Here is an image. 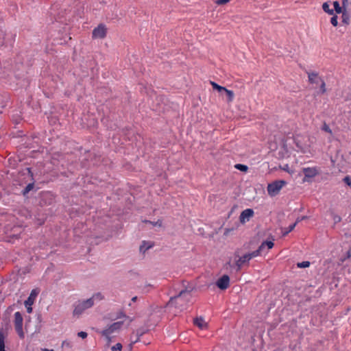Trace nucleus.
I'll use <instances>...</instances> for the list:
<instances>
[{"instance_id":"nucleus-6","label":"nucleus","mask_w":351,"mask_h":351,"mask_svg":"<svg viewBox=\"0 0 351 351\" xmlns=\"http://www.w3.org/2000/svg\"><path fill=\"white\" fill-rule=\"evenodd\" d=\"M107 33V28L103 23L99 24L95 27L92 32L93 38H104L106 37Z\"/></svg>"},{"instance_id":"nucleus-25","label":"nucleus","mask_w":351,"mask_h":351,"mask_svg":"<svg viewBox=\"0 0 351 351\" xmlns=\"http://www.w3.org/2000/svg\"><path fill=\"white\" fill-rule=\"evenodd\" d=\"M234 167L239 170V171H243V172H245L247 171L248 169V167L247 165H243V164H237L235 165Z\"/></svg>"},{"instance_id":"nucleus-37","label":"nucleus","mask_w":351,"mask_h":351,"mask_svg":"<svg viewBox=\"0 0 351 351\" xmlns=\"http://www.w3.org/2000/svg\"><path fill=\"white\" fill-rule=\"evenodd\" d=\"M230 0H217L216 3L218 5H223L229 2Z\"/></svg>"},{"instance_id":"nucleus-14","label":"nucleus","mask_w":351,"mask_h":351,"mask_svg":"<svg viewBox=\"0 0 351 351\" xmlns=\"http://www.w3.org/2000/svg\"><path fill=\"white\" fill-rule=\"evenodd\" d=\"M341 14V22L346 25H349L350 23V14L347 12L346 9H344L343 12Z\"/></svg>"},{"instance_id":"nucleus-24","label":"nucleus","mask_w":351,"mask_h":351,"mask_svg":"<svg viewBox=\"0 0 351 351\" xmlns=\"http://www.w3.org/2000/svg\"><path fill=\"white\" fill-rule=\"evenodd\" d=\"M34 182L29 183L25 187V189L23 190V194L26 195L27 193H28L34 188Z\"/></svg>"},{"instance_id":"nucleus-42","label":"nucleus","mask_w":351,"mask_h":351,"mask_svg":"<svg viewBox=\"0 0 351 351\" xmlns=\"http://www.w3.org/2000/svg\"><path fill=\"white\" fill-rule=\"evenodd\" d=\"M125 317V315L124 313L123 312H120L119 315H117V318H119V317Z\"/></svg>"},{"instance_id":"nucleus-13","label":"nucleus","mask_w":351,"mask_h":351,"mask_svg":"<svg viewBox=\"0 0 351 351\" xmlns=\"http://www.w3.org/2000/svg\"><path fill=\"white\" fill-rule=\"evenodd\" d=\"M37 293L35 290H32L28 298L25 301V306H32L34 304L35 297Z\"/></svg>"},{"instance_id":"nucleus-35","label":"nucleus","mask_w":351,"mask_h":351,"mask_svg":"<svg viewBox=\"0 0 351 351\" xmlns=\"http://www.w3.org/2000/svg\"><path fill=\"white\" fill-rule=\"evenodd\" d=\"M25 171L27 172V173L28 174V176L32 178L33 179V173L31 171V168L29 167H27L25 168Z\"/></svg>"},{"instance_id":"nucleus-5","label":"nucleus","mask_w":351,"mask_h":351,"mask_svg":"<svg viewBox=\"0 0 351 351\" xmlns=\"http://www.w3.org/2000/svg\"><path fill=\"white\" fill-rule=\"evenodd\" d=\"M23 316L19 311H17L14 313V327L16 333L19 336L21 339H23L25 335L23 330Z\"/></svg>"},{"instance_id":"nucleus-32","label":"nucleus","mask_w":351,"mask_h":351,"mask_svg":"<svg viewBox=\"0 0 351 351\" xmlns=\"http://www.w3.org/2000/svg\"><path fill=\"white\" fill-rule=\"evenodd\" d=\"M343 181L348 186H351V177L350 176H346Z\"/></svg>"},{"instance_id":"nucleus-2","label":"nucleus","mask_w":351,"mask_h":351,"mask_svg":"<svg viewBox=\"0 0 351 351\" xmlns=\"http://www.w3.org/2000/svg\"><path fill=\"white\" fill-rule=\"evenodd\" d=\"M191 291L184 289L181 291L179 294L175 297H171L167 303L168 306H174L180 311L186 308L187 303L191 298Z\"/></svg>"},{"instance_id":"nucleus-22","label":"nucleus","mask_w":351,"mask_h":351,"mask_svg":"<svg viewBox=\"0 0 351 351\" xmlns=\"http://www.w3.org/2000/svg\"><path fill=\"white\" fill-rule=\"evenodd\" d=\"M0 351H5V336L3 332H0Z\"/></svg>"},{"instance_id":"nucleus-41","label":"nucleus","mask_w":351,"mask_h":351,"mask_svg":"<svg viewBox=\"0 0 351 351\" xmlns=\"http://www.w3.org/2000/svg\"><path fill=\"white\" fill-rule=\"evenodd\" d=\"M27 307V312L28 313H32V308L31 307V306H25Z\"/></svg>"},{"instance_id":"nucleus-31","label":"nucleus","mask_w":351,"mask_h":351,"mask_svg":"<svg viewBox=\"0 0 351 351\" xmlns=\"http://www.w3.org/2000/svg\"><path fill=\"white\" fill-rule=\"evenodd\" d=\"M145 222L146 223H152L153 226H162V221L161 220H158L156 222H152L151 221H148V220H145Z\"/></svg>"},{"instance_id":"nucleus-10","label":"nucleus","mask_w":351,"mask_h":351,"mask_svg":"<svg viewBox=\"0 0 351 351\" xmlns=\"http://www.w3.org/2000/svg\"><path fill=\"white\" fill-rule=\"evenodd\" d=\"M250 261V258L247 254H245L243 256L240 257L237 261H236V265L237 267V270H240L242 265L245 263H248Z\"/></svg>"},{"instance_id":"nucleus-15","label":"nucleus","mask_w":351,"mask_h":351,"mask_svg":"<svg viewBox=\"0 0 351 351\" xmlns=\"http://www.w3.org/2000/svg\"><path fill=\"white\" fill-rule=\"evenodd\" d=\"M263 250V245H261L256 250H255L251 253H248L247 254L251 260L252 258L259 256Z\"/></svg>"},{"instance_id":"nucleus-19","label":"nucleus","mask_w":351,"mask_h":351,"mask_svg":"<svg viewBox=\"0 0 351 351\" xmlns=\"http://www.w3.org/2000/svg\"><path fill=\"white\" fill-rule=\"evenodd\" d=\"M322 9L325 12H326L330 15L334 14V10L330 8V5L327 2H325L323 3Z\"/></svg>"},{"instance_id":"nucleus-7","label":"nucleus","mask_w":351,"mask_h":351,"mask_svg":"<svg viewBox=\"0 0 351 351\" xmlns=\"http://www.w3.org/2000/svg\"><path fill=\"white\" fill-rule=\"evenodd\" d=\"M302 172L304 175L303 182H309L311 178L319 174L318 169L316 167H304L302 169Z\"/></svg>"},{"instance_id":"nucleus-1","label":"nucleus","mask_w":351,"mask_h":351,"mask_svg":"<svg viewBox=\"0 0 351 351\" xmlns=\"http://www.w3.org/2000/svg\"><path fill=\"white\" fill-rule=\"evenodd\" d=\"M103 299V295L101 293H95L91 298L78 300L75 302L73 304V316L79 317L82 313L86 310L95 304V300L100 301Z\"/></svg>"},{"instance_id":"nucleus-4","label":"nucleus","mask_w":351,"mask_h":351,"mask_svg":"<svg viewBox=\"0 0 351 351\" xmlns=\"http://www.w3.org/2000/svg\"><path fill=\"white\" fill-rule=\"evenodd\" d=\"M287 184L286 181L280 180L272 182L267 186L268 194L271 196L277 195L280 189Z\"/></svg>"},{"instance_id":"nucleus-36","label":"nucleus","mask_w":351,"mask_h":351,"mask_svg":"<svg viewBox=\"0 0 351 351\" xmlns=\"http://www.w3.org/2000/svg\"><path fill=\"white\" fill-rule=\"evenodd\" d=\"M307 218H308V217H307V216H302V217H298V218L296 219V221H295V223H296V225H297L299 222H300V221H302V220L306 219Z\"/></svg>"},{"instance_id":"nucleus-28","label":"nucleus","mask_w":351,"mask_h":351,"mask_svg":"<svg viewBox=\"0 0 351 351\" xmlns=\"http://www.w3.org/2000/svg\"><path fill=\"white\" fill-rule=\"evenodd\" d=\"M319 81L321 82L320 91L322 94L325 93L326 91L325 82L322 79H319Z\"/></svg>"},{"instance_id":"nucleus-34","label":"nucleus","mask_w":351,"mask_h":351,"mask_svg":"<svg viewBox=\"0 0 351 351\" xmlns=\"http://www.w3.org/2000/svg\"><path fill=\"white\" fill-rule=\"evenodd\" d=\"M77 335L78 337L82 338V339H84L87 337V332H84V331H81L80 332L77 333Z\"/></svg>"},{"instance_id":"nucleus-39","label":"nucleus","mask_w":351,"mask_h":351,"mask_svg":"<svg viewBox=\"0 0 351 351\" xmlns=\"http://www.w3.org/2000/svg\"><path fill=\"white\" fill-rule=\"evenodd\" d=\"M333 220H334L335 223H339L341 221V218L339 215H335L333 217Z\"/></svg>"},{"instance_id":"nucleus-27","label":"nucleus","mask_w":351,"mask_h":351,"mask_svg":"<svg viewBox=\"0 0 351 351\" xmlns=\"http://www.w3.org/2000/svg\"><path fill=\"white\" fill-rule=\"evenodd\" d=\"M332 15H333V16H332L331 17V19H330V23H331V24H332L333 26L336 27V26H337V25H338V21H337L338 17H337V15H335V14H332Z\"/></svg>"},{"instance_id":"nucleus-20","label":"nucleus","mask_w":351,"mask_h":351,"mask_svg":"<svg viewBox=\"0 0 351 351\" xmlns=\"http://www.w3.org/2000/svg\"><path fill=\"white\" fill-rule=\"evenodd\" d=\"M223 92L226 93L227 97H228V101L231 102L234 99V94L232 90H228L226 88V90H223Z\"/></svg>"},{"instance_id":"nucleus-16","label":"nucleus","mask_w":351,"mask_h":351,"mask_svg":"<svg viewBox=\"0 0 351 351\" xmlns=\"http://www.w3.org/2000/svg\"><path fill=\"white\" fill-rule=\"evenodd\" d=\"M296 226V223H293V224H291L289 227L285 228L282 230V234L283 237L287 236L289 232H291L295 227Z\"/></svg>"},{"instance_id":"nucleus-18","label":"nucleus","mask_w":351,"mask_h":351,"mask_svg":"<svg viewBox=\"0 0 351 351\" xmlns=\"http://www.w3.org/2000/svg\"><path fill=\"white\" fill-rule=\"evenodd\" d=\"M194 324L200 328H203L206 324L202 317H197L194 319Z\"/></svg>"},{"instance_id":"nucleus-48","label":"nucleus","mask_w":351,"mask_h":351,"mask_svg":"<svg viewBox=\"0 0 351 351\" xmlns=\"http://www.w3.org/2000/svg\"><path fill=\"white\" fill-rule=\"evenodd\" d=\"M136 300H137V297H136V296H134V297H133V298H132V302H136Z\"/></svg>"},{"instance_id":"nucleus-44","label":"nucleus","mask_w":351,"mask_h":351,"mask_svg":"<svg viewBox=\"0 0 351 351\" xmlns=\"http://www.w3.org/2000/svg\"><path fill=\"white\" fill-rule=\"evenodd\" d=\"M134 343H132V341L129 345V350L131 351L133 348Z\"/></svg>"},{"instance_id":"nucleus-26","label":"nucleus","mask_w":351,"mask_h":351,"mask_svg":"<svg viewBox=\"0 0 351 351\" xmlns=\"http://www.w3.org/2000/svg\"><path fill=\"white\" fill-rule=\"evenodd\" d=\"M263 245V249L267 246L268 249H271L274 247V243L271 241H266L261 243Z\"/></svg>"},{"instance_id":"nucleus-33","label":"nucleus","mask_w":351,"mask_h":351,"mask_svg":"<svg viewBox=\"0 0 351 351\" xmlns=\"http://www.w3.org/2000/svg\"><path fill=\"white\" fill-rule=\"evenodd\" d=\"M322 130H324L325 132H327L330 134L332 133V131L330 130V128H329V126L326 124H324L322 127Z\"/></svg>"},{"instance_id":"nucleus-8","label":"nucleus","mask_w":351,"mask_h":351,"mask_svg":"<svg viewBox=\"0 0 351 351\" xmlns=\"http://www.w3.org/2000/svg\"><path fill=\"white\" fill-rule=\"evenodd\" d=\"M217 287L221 289H226L230 285V277L228 275H223L216 282Z\"/></svg>"},{"instance_id":"nucleus-30","label":"nucleus","mask_w":351,"mask_h":351,"mask_svg":"<svg viewBox=\"0 0 351 351\" xmlns=\"http://www.w3.org/2000/svg\"><path fill=\"white\" fill-rule=\"evenodd\" d=\"M122 348V344L121 343H117L114 346L111 348L112 351H121Z\"/></svg>"},{"instance_id":"nucleus-11","label":"nucleus","mask_w":351,"mask_h":351,"mask_svg":"<svg viewBox=\"0 0 351 351\" xmlns=\"http://www.w3.org/2000/svg\"><path fill=\"white\" fill-rule=\"evenodd\" d=\"M308 81L311 84H317L319 82H320L319 79H322L321 77H318V74L317 73H308Z\"/></svg>"},{"instance_id":"nucleus-38","label":"nucleus","mask_w":351,"mask_h":351,"mask_svg":"<svg viewBox=\"0 0 351 351\" xmlns=\"http://www.w3.org/2000/svg\"><path fill=\"white\" fill-rule=\"evenodd\" d=\"M4 39V33L2 30H0V45L3 44V40Z\"/></svg>"},{"instance_id":"nucleus-3","label":"nucleus","mask_w":351,"mask_h":351,"mask_svg":"<svg viewBox=\"0 0 351 351\" xmlns=\"http://www.w3.org/2000/svg\"><path fill=\"white\" fill-rule=\"evenodd\" d=\"M123 324V322H117L110 324L107 328L101 332L102 336L108 339V343L111 341L110 335L120 330Z\"/></svg>"},{"instance_id":"nucleus-9","label":"nucleus","mask_w":351,"mask_h":351,"mask_svg":"<svg viewBox=\"0 0 351 351\" xmlns=\"http://www.w3.org/2000/svg\"><path fill=\"white\" fill-rule=\"evenodd\" d=\"M254 210L252 208H247L243 210L239 216L241 223H244L248 221L254 215Z\"/></svg>"},{"instance_id":"nucleus-47","label":"nucleus","mask_w":351,"mask_h":351,"mask_svg":"<svg viewBox=\"0 0 351 351\" xmlns=\"http://www.w3.org/2000/svg\"><path fill=\"white\" fill-rule=\"evenodd\" d=\"M348 256L349 257H350V256H351V247H350V250H348Z\"/></svg>"},{"instance_id":"nucleus-49","label":"nucleus","mask_w":351,"mask_h":351,"mask_svg":"<svg viewBox=\"0 0 351 351\" xmlns=\"http://www.w3.org/2000/svg\"><path fill=\"white\" fill-rule=\"evenodd\" d=\"M43 351H53V350L45 348V349L43 350Z\"/></svg>"},{"instance_id":"nucleus-43","label":"nucleus","mask_w":351,"mask_h":351,"mask_svg":"<svg viewBox=\"0 0 351 351\" xmlns=\"http://www.w3.org/2000/svg\"><path fill=\"white\" fill-rule=\"evenodd\" d=\"M137 337H141L143 335V332L140 331L139 330H137Z\"/></svg>"},{"instance_id":"nucleus-45","label":"nucleus","mask_w":351,"mask_h":351,"mask_svg":"<svg viewBox=\"0 0 351 351\" xmlns=\"http://www.w3.org/2000/svg\"><path fill=\"white\" fill-rule=\"evenodd\" d=\"M283 169H284L285 171H289V165H286L285 166V167H283Z\"/></svg>"},{"instance_id":"nucleus-23","label":"nucleus","mask_w":351,"mask_h":351,"mask_svg":"<svg viewBox=\"0 0 351 351\" xmlns=\"http://www.w3.org/2000/svg\"><path fill=\"white\" fill-rule=\"evenodd\" d=\"M210 84L215 90H217L220 93L223 92V90H226V87L221 86L215 83V82H210Z\"/></svg>"},{"instance_id":"nucleus-12","label":"nucleus","mask_w":351,"mask_h":351,"mask_svg":"<svg viewBox=\"0 0 351 351\" xmlns=\"http://www.w3.org/2000/svg\"><path fill=\"white\" fill-rule=\"evenodd\" d=\"M293 141L296 147L298 149V151H300L302 153L306 152V147L301 143V141L300 140L298 136L295 137L293 138Z\"/></svg>"},{"instance_id":"nucleus-40","label":"nucleus","mask_w":351,"mask_h":351,"mask_svg":"<svg viewBox=\"0 0 351 351\" xmlns=\"http://www.w3.org/2000/svg\"><path fill=\"white\" fill-rule=\"evenodd\" d=\"M348 5V0H342V8L346 9V7Z\"/></svg>"},{"instance_id":"nucleus-29","label":"nucleus","mask_w":351,"mask_h":351,"mask_svg":"<svg viewBox=\"0 0 351 351\" xmlns=\"http://www.w3.org/2000/svg\"><path fill=\"white\" fill-rule=\"evenodd\" d=\"M309 265H310V262H308V261H303L302 263H298V267L300 268H306V267H309Z\"/></svg>"},{"instance_id":"nucleus-17","label":"nucleus","mask_w":351,"mask_h":351,"mask_svg":"<svg viewBox=\"0 0 351 351\" xmlns=\"http://www.w3.org/2000/svg\"><path fill=\"white\" fill-rule=\"evenodd\" d=\"M153 245L145 241H143L142 245L140 246V251L141 252H145L147 250L152 248Z\"/></svg>"},{"instance_id":"nucleus-46","label":"nucleus","mask_w":351,"mask_h":351,"mask_svg":"<svg viewBox=\"0 0 351 351\" xmlns=\"http://www.w3.org/2000/svg\"><path fill=\"white\" fill-rule=\"evenodd\" d=\"M140 341V337H137V339H136L135 341H132V343H136V342L139 341Z\"/></svg>"},{"instance_id":"nucleus-21","label":"nucleus","mask_w":351,"mask_h":351,"mask_svg":"<svg viewBox=\"0 0 351 351\" xmlns=\"http://www.w3.org/2000/svg\"><path fill=\"white\" fill-rule=\"evenodd\" d=\"M334 9L337 14H341L343 12V8L340 6L338 1H335L333 2Z\"/></svg>"}]
</instances>
